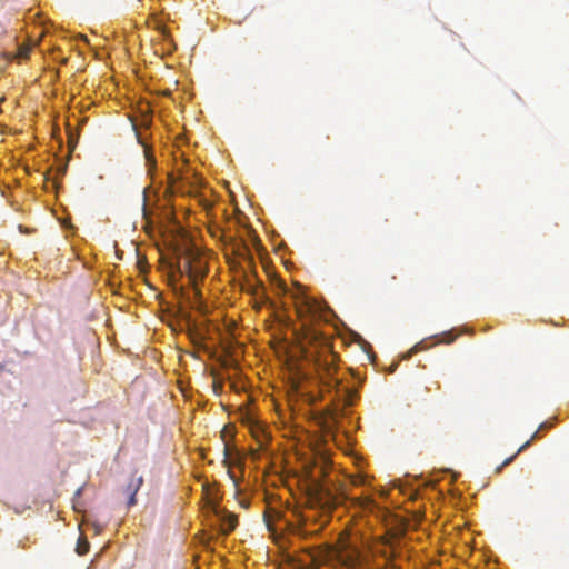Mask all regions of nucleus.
Masks as SVG:
<instances>
[{"label":"nucleus","mask_w":569,"mask_h":569,"mask_svg":"<svg viewBox=\"0 0 569 569\" xmlns=\"http://www.w3.org/2000/svg\"><path fill=\"white\" fill-rule=\"evenodd\" d=\"M59 172H60L61 174H64V172H66V167L60 168V169H59Z\"/></svg>","instance_id":"nucleus-19"},{"label":"nucleus","mask_w":569,"mask_h":569,"mask_svg":"<svg viewBox=\"0 0 569 569\" xmlns=\"http://www.w3.org/2000/svg\"><path fill=\"white\" fill-rule=\"evenodd\" d=\"M223 453H224L223 463L228 468L227 473H228L229 478L232 480L236 491L239 492V480L236 478L234 473L231 471V467L233 465H240L241 463L240 458L238 455L234 459H232L230 457L231 453H230V448L228 445H224Z\"/></svg>","instance_id":"nucleus-6"},{"label":"nucleus","mask_w":569,"mask_h":569,"mask_svg":"<svg viewBox=\"0 0 569 569\" xmlns=\"http://www.w3.org/2000/svg\"><path fill=\"white\" fill-rule=\"evenodd\" d=\"M381 556L387 560L389 565V569H400L397 565L393 563V559L397 557L395 551L387 552L382 551Z\"/></svg>","instance_id":"nucleus-11"},{"label":"nucleus","mask_w":569,"mask_h":569,"mask_svg":"<svg viewBox=\"0 0 569 569\" xmlns=\"http://www.w3.org/2000/svg\"><path fill=\"white\" fill-rule=\"evenodd\" d=\"M143 147H144V157H146V160H147L148 164H149L150 167H154V164H156V159H154V157H153V154H152V152H151L150 148H149V147H147V146H143Z\"/></svg>","instance_id":"nucleus-12"},{"label":"nucleus","mask_w":569,"mask_h":569,"mask_svg":"<svg viewBox=\"0 0 569 569\" xmlns=\"http://www.w3.org/2000/svg\"><path fill=\"white\" fill-rule=\"evenodd\" d=\"M37 43L33 42H23L19 44L16 52L8 53L9 59H17L19 61L27 60L30 57V52Z\"/></svg>","instance_id":"nucleus-7"},{"label":"nucleus","mask_w":569,"mask_h":569,"mask_svg":"<svg viewBox=\"0 0 569 569\" xmlns=\"http://www.w3.org/2000/svg\"><path fill=\"white\" fill-rule=\"evenodd\" d=\"M420 350V343L419 345H416L413 348H412V352H417Z\"/></svg>","instance_id":"nucleus-17"},{"label":"nucleus","mask_w":569,"mask_h":569,"mask_svg":"<svg viewBox=\"0 0 569 569\" xmlns=\"http://www.w3.org/2000/svg\"><path fill=\"white\" fill-rule=\"evenodd\" d=\"M236 246H237V250H240V249H241V247H244V244H243L242 242L237 243Z\"/></svg>","instance_id":"nucleus-18"},{"label":"nucleus","mask_w":569,"mask_h":569,"mask_svg":"<svg viewBox=\"0 0 569 569\" xmlns=\"http://www.w3.org/2000/svg\"><path fill=\"white\" fill-rule=\"evenodd\" d=\"M258 441H259L260 447H264V442L262 440H258Z\"/></svg>","instance_id":"nucleus-20"},{"label":"nucleus","mask_w":569,"mask_h":569,"mask_svg":"<svg viewBox=\"0 0 569 569\" xmlns=\"http://www.w3.org/2000/svg\"><path fill=\"white\" fill-rule=\"evenodd\" d=\"M220 526H221V531L224 533V535H228L230 533L232 530H234L237 523H238V519H237V516L233 515V513H229V512H223L221 513L220 516Z\"/></svg>","instance_id":"nucleus-8"},{"label":"nucleus","mask_w":569,"mask_h":569,"mask_svg":"<svg viewBox=\"0 0 569 569\" xmlns=\"http://www.w3.org/2000/svg\"><path fill=\"white\" fill-rule=\"evenodd\" d=\"M311 560L315 566L336 561L347 569H361L362 556L357 546L348 539L341 538L337 546H326L311 553Z\"/></svg>","instance_id":"nucleus-3"},{"label":"nucleus","mask_w":569,"mask_h":569,"mask_svg":"<svg viewBox=\"0 0 569 569\" xmlns=\"http://www.w3.org/2000/svg\"><path fill=\"white\" fill-rule=\"evenodd\" d=\"M183 271L186 272L189 281L194 287V295L198 297L200 292L196 289L198 281L202 280L208 272V262L204 257L197 249H188L184 257Z\"/></svg>","instance_id":"nucleus-4"},{"label":"nucleus","mask_w":569,"mask_h":569,"mask_svg":"<svg viewBox=\"0 0 569 569\" xmlns=\"http://www.w3.org/2000/svg\"><path fill=\"white\" fill-rule=\"evenodd\" d=\"M142 483H143L142 477H138L136 479H132L131 482L128 485V487H127V493L129 495L128 507L136 505V502H137L136 495L139 491Z\"/></svg>","instance_id":"nucleus-9"},{"label":"nucleus","mask_w":569,"mask_h":569,"mask_svg":"<svg viewBox=\"0 0 569 569\" xmlns=\"http://www.w3.org/2000/svg\"><path fill=\"white\" fill-rule=\"evenodd\" d=\"M90 545L86 537L81 536L78 539L76 551L79 556H83L89 551Z\"/></svg>","instance_id":"nucleus-10"},{"label":"nucleus","mask_w":569,"mask_h":569,"mask_svg":"<svg viewBox=\"0 0 569 569\" xmlns=\"http://www.w3.org/2000/svg\"><path fill=\"white\" fill-rule=\"evenodd\" d=\"M346 392L348 393V397L349 399L347 400V405L351 406L352 405V397L356 392L351 391V390H346Z\"/></svg>","instance_id":"nucleus-14"},{"label":"nucleus","mask_w":569,"mask_h":569,"mask_svg":"<svg viewBox=\"0 0 569 569\" xmlns=\"http://www.w3.org/2000/svg\"><path fill=\"white\" fill-rule=\"evenodd\" d=\"M457 336L452 335L451 332L443 333V338L441 339V342L443 343H451L456 340Z\"/></svg>","instance_id":"nucleus-13"},{"label":"nucleus","mask_w":569,"mask_h":569,"mask_svg":"<svg viewBox=\"0 0 569 569\" xmlns=\"http://www.w3.org/2000/svg\"><path fill=\"white\" fill-rule=\"evenodd\" d=\"M551 426H552V423H551V422H549V421H545V422H542V423L539 426L538 430H537V431H536V432L530 437V439H529V440H527L523 445H521L515 455H512V456H510V457L506 458V459L503 460V462H502L499 467H497L496 471H497V472H500L505 467H507L508 465H510V463L516 459V457H517L520 452H522V451H525L527 448H529V447L531 446V442H532L533 440H536V439H538V438H539V432H540L541 430L548 429V428H550Z\"/></svg>","instance_id":"nucleus-5"},{"label":"nucleus","mask_w":569,"mask_h":569,"mask_svg":"<svg viewBox=\"0 0 569 569\" xmlns=\"http://www.w3.org/2000/svg\"><path fill=\"white\" fill-rule=\"evenodd\" d=\"M193 308H196L200 312H204L201 302H199V306H193Z\"/></svg>","instance_id":"nucleus-16"},{"label":"nucleus","mask_w":569,"mask_h":569,"mask_svg":"<svg viewBox=\"0 0 569 569\" xmlns=\"http://www.w3.org/2000/svg\"><path fill=\"white\" fill-rule=\"evenodd\" d=\"M308 503L310 510H319L322 515L318 519L315 515L299 509L292 511L295 520L289 521V527L292 533L301 538L318 535L321 531L328 522V518L322 519V517L328 516L336 508L338 497L327 481L313 478L308 489Z\"/></svg>","instance_id":"nucleus-2"},{"label":"nucleus","mask_w":569,"mask_h":569,"mask_svg":"<svg viewBox=\"0 0 569 569\" xmlns=\"http://www.w3.org/2000/svg\"><path fill=\"white\" fill-rule=\"evenodd\" d=\"M295 306L301 321L303 338L309 342L321 341L323 343V350L313 358L315 369L321 382L328 387L338 386L339 380L335 378L338 356L330 349L325 337L311 328V323L320 318V305L301 291L295 296Z\"/></svg>","instance_id":"nucleus-1"},{"label":"nucleus","mask_w":569,"mask_h":569,"mask_svg":"<svg viewBox=\"0 0 569 569\" xmlns=\"http://www.w3.org/2000/svg\"><path fill=\"white\" fill-rule=\"evenodd\" d=\"M156 28L162 32L163 34H166L167 30H166V27L161 23H157Z\"/></svg>","instance_id":"nucleus-15"}]
</instances>
